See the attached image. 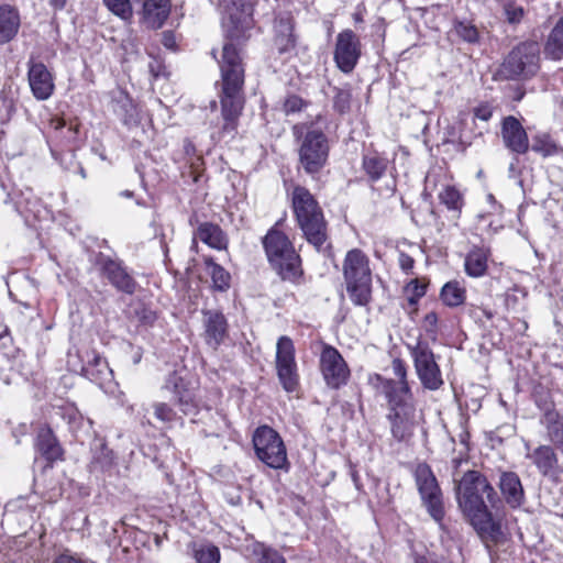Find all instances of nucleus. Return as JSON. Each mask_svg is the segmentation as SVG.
I'll list each match as a JSON object with an SVG mask.
<instances>
[{"instance_id": "nucleus-40", "label": "nucleus", "mask_w": 563, "mask_h": 563, "mask_svg": "<svg viewBox=\"0 0 563 563\" xmlns=\"http://www.w3.org/2000/svg\"><path fill=\"white\" fill-rule=\"evenodd\" d=\"M104 7L122 21H131L133 7L130 0H102Z\"/></svg>"}, {"instance_id": "nucleus-12", "label": "nucleus", "mask_w": 563, "mask_h": 563, "mask_svg": "<svg viewBox=\"0 0 563 563\" xmlns=\"http://www.w3.org/2000/svg\"><path fill=\"white\" fill-rule=\"evenodd\" d=\"M409 350L421 385L429 390L440 389L444 380L435 355L428 343L419 341L416 345L409 346Z\"/></svg>"}, {"instance_id": "nucleus-53", "label": "nucleus", "mask_w": 563, "mask_h": 563, "mask_svg": "<svg viewBox=\"0 0 563 563\" xmlns=\"http://www.w3.org/2000/svg\"><path fill=\"white\" fill-rule=\"evenodd\" d=\"M55 563H95V562L84 561V560H81L79 558H75L70 554L63 553L55 559Z\"/></svg>"}, {"instance_id": "nucleus-29", "label": "nucleus", "mask_w": 563, "mask_h": 563, "mask_svg": "<svg viewBox=\"0 0 563 563\" xmlns=\"http://www.w3.org/2000/svg\"><path fill=\"white\" fill-rule=\"evenodd\" d=\"M196 235L212 249L223 250L227 247L228 239L218 224L203 222L198 227Z\"/></svg>"}, {"instance_id": "nucleus-34", "label": "nucleus", "mask_w": 563, "mask_h": 563, "mask_svg": "<svg viewBox=\"0 0 563 563\" xmlns=\"http://www.w3.org/2000/svg\"><path fill=\"white\" fill-rule=\"evenodd\" d=\"M440 298L448 307H459L465 301L466 290L459 282L451 280L443 285Z\"/></svg>"}, {"instance_id": "nucleus-26", "label": "nucleus", "mask_w": 563, "mask_h": 563, "mask_svg": "<svg viewBox=\"0 0 563 563\" xmlns=\"http://www.w3.org/2000/svg\"><path fill=\"white\" fill-rule=\"evenodd\" d=\"M227 319L219 311L205 312V333L208 345L217 347L227 335Z\"/></svg>"}, {"instance_id": "nucleus-57", "label": "nucleus", "mask_w": 563, "mask_h": 563, "mask_svg": "<svg viewBox=\"0 0 563 563\" xmlns=\"http://www.w3.org/2000/svg\"><path fill=\"white\" fill-rule=\"evenodd\" d=\"M78 174L85 179L87 177L86 170L81 165H78Z\"/></svg>"}, {"instance_id": "nucleus-36", "label": "nucleus", "mask_w": 563, "mask_h": 563, "mask_svg": "<svg viewBox=\"0 0 563 563\" xmlns=\"http://www.w3.org/2000/svg\"><path fill=\"white\" fill-rule=\"evenodd\" d=\"M114 464V454L104 443L98 442L92 448L91 465L95 470L107 471Z\"/></svg>"}, {"instance_id": "nucleus-10", "label": "nucleus", "mask_w": 563, "mask_h": 563, "mask_svg": "<svg viewBox=\"0 0 563 563\" xmlns=\"http://www.w3.org/2000/svg\"><path fill=\"white\" fill-rule=\"evenodd\" d=\"M253 446L256 456L271 468L283 470L287 466V452L282 437L271 427L261 426L253 433Z\"/></svg>"}, {"instance_id": "nucleus-51", "label": "nucleus", "mask_w": 563, "mask_h": 563, "mask_svg": "<svg viewBox=\"0 0 563 563\" xmlns=\"http://www.w3.org/2000/svg\"><path fill=\"white\" fill-rule=\"evenodd\" d=\"M301 106L302 100L296 96H291L285 101V110L287 113L299 111Z\"/></svg>"}, {"instance_id": "nucleus-11", "label": "nucleus", "mask_w": 563, "mask_h": 563, "mask_svg": "<svg viewBox=\"0 0 563 563\" xmlns=\"http://www.w3.org/2000/svg\"><path fill=\"white\" fill-rule=\"evenodd\" d=\"M388 405L386 419L390 426L393 438L398 441H407L413 434L416 407L412 398L385 397Z\"/></svg>"}, {"instance_id": "nucleus-27", "label": "nucleus", "mask_w": 563, "mask_h": 563, "mask_svg": "<svg viewBox=\"0 0 563 563\" xmlns=\"http://www.w3.org/2000/svg\"><path fill=\"white\" fill-rule=\"evenodd\" d=\"M21 19L19 11L9 5L4 4L0 7V45L12 41L20 29Z\"/></svg>"}, {"instance_id": "nucleus-7", "label": "nucleus", "mask_w": 563, "mask_h": 563, "mask_svg": "<svg viewBox=\"0 0 563 563\" xmlns=\"http://www.w3.org/2000/svg\"><path fill=\"white\" fill-rule=\"evenodd\" d=\"M346 291L357 306H366L372 294V272L368 257L360 249L350 250L343 262Z\"/></svg>"}, {"instance_id": "nucleus-54", "label": "nucleus", "mask_w": 563, "mask_h": 563, "mask_svg": "<svg viewBox=\"0 0 563 563\" xmlns=\"http://www.w3.org/2000/svg\"><path fill=\"white\" fill-rule=\"evenodd\" d=\"M163 45L168 49H176V37L172 31L163 32Z\"/></svg>"}, {"instance_id": "nucleus-44", "label": "nucleus", "mask_w": 563, "mask_h": 563, "mask_svg": "<svg viewBox=\"0 0 563 563\" xmlns=\"http://www.w3.org/2000/svg\"><path fill=\"white\" fill-rule=\"evenodd\" d=\"M333 108L341 114L347 113L351 109L352 93L350 89L334 88Z\"/></svg>"}, {"instance_id": "nucleus-2", "label": "nucleus", "mask_w": 563, "mask_h": 563, "mask_svg": "<svg viewBox=\"0 0 563 563\" xmlns=\"http://www.w3.org/2000/svg\"><path fill=\"white\" fill-rule=\"evenodd\" d=\"M455 483L459 507L472 525L481 531H499L489 507L496 508L500 499L486 476L478 471H467Z\"/></svg>"}, {"instance_id": "nucleus-21", "label": "nucleus", "mask_w": 563, "mask_h": 563, "mask_svg": "<svg viewBox=\"0 0 563 563\" xmlns=\"http://www.w3.org/2000/svg\"><path fill=\"white\" fill-rule=\"evenodd\" d=\"M393 372L398 380L386 379L377 375L380 382L382 393L385 397H407L412 398V393L407 380V367L402 360L395 358L391 364Z\"/></svg>"}, {"instance_id": "nucleus-61", "label": "nucleus", "mask_w": 563, "mask_h": 563, "mask_svg": "<svg viewBox=\"0 0 563 563\" xmlns=\"http://www.w3.org/2000/svg\"><path fill=\"white\" fill-rule=\"evenodd\" d=\"M525 92H519L514 99L520 101L523 98Z\"/></svg>"}, {"instance_id": "nucleus-33", "label": "nucleus", "mask_w": 563, "mask_h": 563, "mask_svg": "<svg viewBox=\"0 0 563 563\" xmlns=\"http://www.w3.org/2000/svg\"><path fill=\"white\" fill-rule=\"evenodd\" d=\"M362 167L371 181L379 180L386 173L388 159L377 153L363 156Z\"/></svg>"}, {"instance_id": "nucleus-14", "label": "nucleus", "mask_w": 563, "mask_h": 563, "mask_svg": "<svg viewBox=\"0 0 563 563\" xmlns=\"http://www.w3.org/2000/svg\"><path fill=\"white\" fill-rule=\"evenodd\" d=\"M320 369L325 384L333 389H338L347 383L350 368L340 352L325 344L320 355Z\"/></svg>"}, {"instance_id": "nucleus-1", "label": "nucleus", "mask_w": 563, "mask_h": 563, "mask_svg": "<svg viewBox=\"0 0 563 563\" xmlns=\"http://www.w3.org/2000/svg\"><path fill=\"white\" fill-rule=\"evenodd\" d=\"M231 4L240 11V14L230 13L232 29L227 31L230 42L222 48L220 64L221 117L223 120L222 133L234 135L239 124V118L244 108V66L238 45L241 38H245V31L252 25L253 7L247 0H231Z\"/></svg>"}, {"instance_id": "nucleus-64", "label": "nucleus", "mask_w": 563, "mask_h": 563, "mask_svg": "<svg viewBox=\"0 0 563 563\" xmlns=\"http://www.w3.org/2000/svg\"><path fill=\"white\" fill-rule=\"evenodd\" d=\"M353 481H354V483H355L356 487H358V485H357L358 477H357V475H356V474H353Z\"/></svg>"}, {"instance_id": "nucleus-32", "label": "nucleus", "mask_w": 563, "mask_h": 563, "mask_svg": "<svg viewBox=\"0 0 563 563\" xmlns=\"http://www.w3.org/2000/svg\"><path fill=\"white\" fill-rule=\"evenodd\" d=\"M544 55L552 60L563 58V16L559 19L547 38Z\"/></svg>"}, {"instance_id": "nucleus-4", "label": "nucleus", "mask_w": 563, "mask_h": 563, "mask_svg": "<svg viewBox=\"0 0 563 563\" xmlns=\"http://www.w3.org/2000/svg\"><path fill=\"white\" fill-rule=\"evenodd\" d=\"M292 209L303 238L318 252H321L329 238L328 223L318 201L306 187L294 188Z\"/></svg>"}, {"instance_id": "nucleus-39", "label": "nucleus", "mask_w": 563, "mask_h": 563, "mask_svg": "<svg viewBox=\"0 0 563 563\" xmlns=\"http://www.w3.org/2000/svg\"><path fill=\"white\" fill-rule=\"evenodd\" d=\"M439 199L448 210L455 212L457 216L463 207V198L461 192L453 186H446L439 194Z\"/></svg>"}, {"instance_id": "nucleus-20", "label": "nucleus", "mask_w": 563, "mask_h": 563, "mask_svg": "<svg viewBox=\"0 0 563 563\" xmlns=\"http://www.w3.org/2000/svg\"><path fill=\"white\" fill-rule=\"evenodd\" d=\"M526 457L532 462L538 472L544 477H552L559 472V456L553 446L540 444L531 450L530 444L526 443Z\"/></svg>"}, {"instance_id": "nucleus-5", "label": "nucleus", "mask_w": 563, "mask_h": 563, "mask_svg": "<svg viewBox=\"0 0 563 563\" xmlns=\"http://www.w3.org/2000/svg\"><path fill=\"white\" fill-rule=\"evenodd\" d=\"M277 222L262 239V244L272 268L283 280L298 283L302 276L301 258L289 238L277 229Z\"/></svg>"}, {"instance_id": "nucleus-23", "label": "nucleus", "mask_w": 563, "mask_h": 563, "mask_svg": "<svg viewBox=\"0 0 563 563\" xmlns=\"http://www.w3.org/2000/svg\"><path fill=\"white\" fill-rule=\"evenodd\" d=\"M82 361L81 374L90 382L102 386L110 379L112 371L109 368L107 361L96 351H87Z\"/></svg>"}, {"instance_id": "nucleus-28", "label": "nucleus", "mask_w": 563, "mask_h": 563, "mask_svg": "<svg viewBox=\"0 0 563 563\" xmlns=\"http://www.w3.org/2000/svg\"><path fill=\"white\" fill-rule=\"evenodd\" d=\"M489 256V249L474 246L465 256V273L475 278L484 276L487 272Z\"/></svg>"}, {"instance_id": "nucleus-62", "label": "nucleus", "mask_w": 563, "mask_h": 563, "mask_svg": "<svg viewBox=\"0 0 563 563\" xmlns=\"http://www.w3.org/2000/svg\"><path fill=\"white\" fill-rule=\"evenodd\" d=\"M484 314L486 316L487 319H492L493 318V312L492 311L484 310Z\"/></svg>"}, {"instance_id": "nucleus-24", "label": "nucleus", "mask_w": 563, "mask_h": 563, "mask_svg": "<svg viewBox=\"0 0 563 563\" xmlns=\"http://www.w3.org/2000/svg\"><path fill=\"white\" fill-rule=\"evenodd\" d=\"M499 489L511 508H518L523 504L525 490L517 473L503 472L499 477Z\"/></svg>"}, {"instance_id": "nucleus-45", "label": "nucleus", "mask_w": 563, "mask_h": 563, "mask_svg": "<svg viewBox=\"0 0 563 563\" xmlns=\"http://www.w3.org/2000/svg\"><path fill=\"white\" fill-rule=\"evenodd\" d=\"M505 20L512 25L519 24L525 16V9L517 4L515 0L500 3Z\"/></svg>"}, {"instance_id": "nucleus-41", "label": "nucleus", "mask_w": 563, "mask_h": 563, "mask_svg": "<svg viewBox=\"0 0 563 563\" xmlns=\"http://www.w3.org/2000/svg\"><path fill=\"white\" fill-rule=\"evenodd\" d=\"M131 317L142 327H152L157 320V313L144 303H139L133 308Z\"/></svg>"}, {"instance_id": "nucleus-19", "label": "nucleus", "mask_w": 563, "mask_h": 563, "mask_svg": "<svg viewBox=\"0 0 563 563\" xmlns=\"http://www.w3.org/2000/svg\"><path fill=\"white\" fill-rule=\"evenodd\" d=\"M501 137L505 146L516 154H526L529 148L528 134L520 121L508 115L504 118L501 123Z\"/></svg>"}, {"instance_id": "nucleus-15", "label": "nucleus", "mask_w": 563, "mask_h": 563, "mask_svg": "<svg viewBox=\"0 0 563 563\" xmlns=\"http://www.w3.org/2000/svg\"><path fill=\"white\" fill-rule=\"evenodd\" d=\"M97 264L102 275L117 290L126 295H133L136 291L137 283L121 260L99 253Z\"/></svg>"}, {"instance_id": "nucleus-9", "label": "nucleus", "mask_w": 563, "mask_h": 563, "mask_svg": "<svg viewBox=\"0 0 563 563\" xmlns=\"http://www.w3.org/2000/svg\"><path fill=\"white\" fill-rule=\"evenodd\" d=\"M413 476L422 506L429 516L442 526L445 515L443 495L431 467L426 463H420L417 465Z\"/></svg>"}, {"instance_id": "nucleus-30", "label": "nucleus", "mask_w": 563, "mask_h": 563, "mask_svg": "<svg viewBox=\"0 0 563 563\" xmlns=\"http://www.w3.org/2000/svg\"><path fill=\"white\" fill-rule=\"evenodd\" d=\"M275 45L280 54L295 47L296 40L292 33L294 25L290 18H280L276 21Z\"/></svg>"}, {"instance_id": "nucleus-25", "label": "nucleus", "mask_w": 563, "mask_h": 563, "mask_svg": "<svg viewBox=\"0 0 563 563\" xmlns=\"http://www.w3.org/2000/svg\"><path fill=\"white\" fill-rule=\"evenodd\" d=\"M169 0H145L143 3V22L152 30L161 29L170 13Z\"/></svg>"}, {"instance_id": "nucleus-63", "label": "nucleus", "mask_w": 563, "mask_h": 563, "mask_svg": "<svg viewBox=\"0 0 563 563\" xmlns=\"http://www.w3.org/2000/svg\"><path fill=\"white\" fill-rule=\"evenodd\" d=\"M122 195H123V196H125V197H132V196H133V192H132V191L126 190V191H123V192H122Z\"/></svg>"}, {"instance_id": "nucleus-17", "label": "nucleus", "mask_w": 563, "mask_h": 563, "mask_svg": "<svg viewBox=\"0 0 563 563\" xmlns=\"http://www.w3.org/2000/svg\"><path fill=\"white\" fill-rule=\"evenodd\" d=\"M27 80L36 100H47L54 92V78L46 65L31 56L27 60Z\"/></svg>"}, {"instance_id": "nucleus-3", "label": "nucleus", "mask_w": 563, "mask_h": 563, "mask_svg": "<svg viewBox=\"0 0 563 563\" xmlns=\"http://www.w3.org/2000/svg\"><path fill=\"white\" fill-rule=\"evenodd\" d=\"M292 209L303 238L318 252H321L329 238L328 223L318 201L306 187L294 188Z\"/></svg>"}, {"instance_id": "nucleus-49", "label": "nucleus", "mask_w": 563, "mask_h": 563, "mask_svg": "<svg viewBox=\"0 0 563 563\" xmlns=\"http://www.w3.org/2000/svg\"><path fill=\"white\" fill-rule=\"evenodd\" d=\"M407 289L412 294V296L409 298V301L413 303L426 295L427 286L415 279L408 284Z\"/></svg>"}, {"instance_id": "nucleus-46", "label": "nucleus", "mask_w": 563, "mask_h": 563, "mask_svg": "<svg viewBox=\"0 0 563 563\" xmlns=\"http://www.w3.org/2000/svg\"><path fill=\"white\" fill-rule=\"evenodd\" d=\"M454 30L456 34L465 42L476 43L478 41V30L475 25H473L470 22L457 21L454 24Z\"/></svg>"}, {"instance_id": "nucleus-38", "label": "nucleus", "mask_w": 563, "mask_h": 563, "mask_svg": "<svg viewBox=\"0 0 563 563\" xmlns=\"http://www.w3.org/2000/svg\"><path fill=\"white\" fill-rule=\"evenodd\" d=\"M252 553L257 558V563H286L285 558L276 549L261 542L253 544Z\"/></svg>"}, {"instance_id": "nucleus-13", "label": "nucleus", "mask_w": 563, "mask_h": 563, "mask_svg": "<svg viewBox=\"0 0 563 563\" xmlns=\"http://www.w3.org/2000/svg\"><path fill=\"white\" fill-rule=\"evenodd\" d=\"M276 371L283 388L292 393L298 387L299 376L295 360V345L287 335H282L276 344Z\"/></svg>"}, {"instance_id": "nucleus-52", "label": "nucleus", "mask_w": 563, "mask_h": 563, "mask_svg": "<svg viewBox=\"0 0 563 563\" xmlns=\"http://www.w3.org/2000/svg\"><path fill=\"white\" fill-rule=\"evenodd\" d=\"M413 265H415V261L410 255H408L406 253L399 254V266L401 267V269L405 273L408 274L409 272H411V269L413 268Z\"/></svg>"}, {"instance_id": "nucleus-37", "label": "nucleus", "mask_w": 563, "mask_h": 563, "mask_svg": "<svg viewBox=\"0 0 563 563\" xmlns=\"http://www.w3.org/2000/svg\"><path fill=\"white\" fill-rule=\"evenodd\" d=\"M206 265L210 268V276L212 279L213 287L217 290L224 291L229 289L231 276L228 271H225L222 266L214 263L212 258H206Z\"/></svg>"}, {"instance_id": "nucleus-58", "label": "nucleus", "mask_w": 563, "mask_h": 563, "mask_svg": "<svg viewBox=\"0 0 563 563\" xmlns=\"http://www.w3.org/2000/svg\"><path fill=\"white\" fill-rule=\"evenodd\" d=\"M518 163V159L516 158L514 163L509 166V173L514 174L516 172V164Z\"/></svg>"}, {"instance_id": "nucleus-22", "label": "nucleus", "mask_w": 563, "mask_h": 563, "mask_svg": "<svg viewBox=\"0 0 563 563\" xmlns=\"http://www.w3.org/2000/svg\"><path fill=\"white\" fill-rule=\"evenodd\" d=\"M34 446L36 452L44 457L49 465L63 460L64 450L53 430L48 427L38 429Z\"/></svg>"}, {"instance_id": "nucleus-42", "label": "nucleus", "mask_w": 563, "mask_h": 563, "mask_svg": "<svg viewBox=\"0 0 563 563\" xmlns=\"http://www.w3.org/2000/svg\"><path fill=\"white\" fill-rule=\"evenodd\" d=\"M153 409L155 418L165 424L170 426L180 420L177 412L166 402H154Z\"/></svg>"}, {"instance_id": "nucleus-18", "label": "nucleus", "mask_w": 563, "mask_h": 563, "mask_svg": "<svg viewBox=\"0 0 563 563\" xmlns=\"http://www.w3.org/2000/svg\"><path fill=\"white\" fill-rule=\"evenodd\" d=\"M162 388L174 394V401L184 415L190 416L198 412L194 389L177 372L168 374Z\"/></svg>"}, {"instance_id": "nucleus-60", "label": "nucleus", "mask_w": 563, "mask_h": 563, "mask_svg": "<svg viewBox=\"0 0 563 563\" xmlns=\"http://www.w3.org/2000/svg\"><path fill=\"white\" fill-rule=\"evenodd\" d=\"M555 446L561 451V453L563 454V439L558 443L555 444Z\"/></svg>"}, {"instance_id": "nucleus-59", "label": "nucleus", "mask_w": 563, "mask_h": 563, "mask_svg": "<svg viewBox=\"0 0 563 563\" xmlns=\"http://www.w3.org/2000/svg\"><path fill=\"white\" fill-rule=\"evenodd\" d=\"M64 125H65V122H64V121L58 120V121L56 122L55 129H62Z\"/></svg>"}, {"instance_id": "nucleus-50", "label": "nucleus", "mask_w": 563, "mask_h": 563, "mask_svg": "<svg viewBox=\"0 0 563 563\" xmlns=\"http://www.w3.org/2000/svg\"><path fill=\"white\" fill-rule=\"evenodd\" d=\"M493 106L488 102H482L477 107L474 108V117L482 121H489L493 115Z\"/></svg>"}, {"instance_id": "nucleus-31", "label": "nucleus", "mask_w": 563, "mask_h": 563, "mask_svg": "<svg viewBox=\"0 0 563 563\" xmlns=\"http://www.w3.org/2000/svg\"><path fill=\"white\" fill-rule=\"evenodd\" d=\"M541 423L547 430V438L553 444H558L563 439V420L559 412L553 410L550 405L545 404L544 415Z\"/></svg>"}, {"instance_id": "nucleus-6", "label": "nucleus", "mask_w": 563, "mask_h": 563, "mask_svg": "<svg viewBox=\"0 0 563 563\" xmlns=\"http://www.w3.org/2000/svg\"><path fill=\"white\" fill-rule=\"evenodd\" d=\"M540 69V46L534 41H526L515 46L496 70V80H527Z\"/></svg>"}, {"instance_id": "nucleus-56", "label": "nucleus", "mask_w": 563, "mask_h": 563, "mask_svg": "<svg viewBox=\"0 0 563 563\" xmlns=\"http://www.w3.org/2000/svg\"><path fill=\"white\" fill-rule=\"evenodd\" d=\"M51 7L55 10H62L65 8L67 0H48Z\"/></svg>"}, {"instance_id": "nucleus-55", "label": "nucleus", "mask_w": 563, "mask_h": 563, "mask_svg": "<svg viewBox=\"0 0 563 563\" xmlns=\"http://www.w3.org/2000/svg\"><path fill=\"white\" fill-rule=\"evenodd\" d=\"M161 69H162V66L157 62H155V64L154 63L150 64V70L154 77L161 76V74H162Z\"/></svg>"}, {"instance_id": "nucleus-48", "label": "nucleus", "mask_w": 563, "mask_h": 563, "mask_svg": "<svg viewBox=\"0 0 563 563\" xmlns=\"http://www.w3.org/2000/svg\"><path fill=\"white\" fill-rule=\"evenodd\" d=\"M439 318L434 311L428 312L422 321V327L430 339L435 340L438 335Z\"/></svg>"}, {"instance_id": "nucleus-35", "label": "nucleus", "mask_w": 563, "mask_h": 563, "mask_svg": "<svg viewBox=\"0 0 563 563\" xmlns=\"http://www.w3.org/2000/svg\"><path fill=\"white\" fill-rule=\"evenodd\" d=\"M531 150L542 157L554 156L562 152V148L547 132H539L532 137Z\"/></svg>"}, {"instance_id": "nucleus-47", "label": "nucleus", "mask_w": 563, "mask_h": 563, "mask_svg": "<svg viewBox=\"0 0 563 563\" xmlns=\"http://www.w3.org/2000/svg\"><path fill=\"white\" fill-rule=\"evenodd\" d=\"M212 419L214 420V428H210L209 430H205L206 431V435H209V437H220L229 428L228 420L220 412H216L214 415H212Z\"/></svg>"}, {"instance_id": "nucleus-16", "label": "nucleus", "mask_w": 563, "mask_h": 563, "mask_svg": "<svg viewBox=\"0 0 563 563\" xmlns=\"http://www.w3.org/2000/svg\"><path fill=\"white\" fill-rule=\"evenodd\" d=\"M361 57V42L358 36L350 29L340 32L336 36L334 62L340 70L351 73Z\"/></svg>"}, {"instance_id": "nucleus-43", "label": "nucleus", "mask_w": 563, "mask_h": 563, "mask_svg": "<svg viewBox=\"0 0 563 563\" xmlns=\"http://www.w3.org/2000/svg\"><path fill=\"white\" fill-rule=\"evenodd\" d=\"M195 559L197 563H219L220 551L213 544H202L195 550Z\"/></svg>"}, {"instance_id": "nucleus-8", "label": "nucleus", "mask_w": 563, "mask_h": 563, "mask_svg": "<svg viewBox=\"0 0 563 563\" xmlns=\"http://www.w3.org/2000/svg\"><path fill=\"white\" fill-rule=\"evenodd\" d=\"M298 141V170H303L312 179H317L328 164L329 139L321 129L310 126Z\"/></svg>"}]
</instances>
